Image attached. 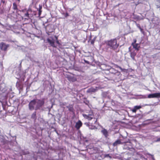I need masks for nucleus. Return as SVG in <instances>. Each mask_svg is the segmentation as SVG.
I'll use <instances>...</instances> for the list:
<instances>
[{"label":"nucleus","mask_w":160,"mask_h":160,"mask_svg":"<svg viewBox=\"0 0 160 160\" xmlns=\"http://www.w3.org/2000/svg\"><path fill=\"white\" fill-rule=\"evenodd\" d=\"M42 12V11L41 10H38V15L39 16H40Z\"/></svg>","instance_id":"obj_24"},{"label":"nucleus","mask_w":160,"mask_h":160,"mask_svg":"<svg viewBox=\"0 0 160 160\" xmlns=\"http://www.w3.org/2000/svg\"><path fill=\"white\" fill-rule=\"evenodd\" d=\"M148 98H160V92L149 94L148 95Z\"/></svg>","instance_id":"obj_5"},{"label":"nucleus","mask_w":160,"mask_h":160,"mask_svg":"<svg viewBox=\"0 0 160 160\" xmlns=\"http://www.w3.org/2000/svg\"><path fill=\"white\" fill-rule=\"evenodd\" d=\"M13 9L15 10L17 9V5L16 3H13Z\"/></svg>","instance_id":"obj_17"},{"label":"nucleus","mask_w":160,"mask_h":160,"mask_svg":"<svg viewBox=\"0 0 160 160\" xmlns=\"http://www.w3.org/2000/svg\"><path fill=\"white\" fill-rule=\"evenodd\" d=\"M109 72L112 73L114 74H117L118 75L120 73V72H119L117 70H115L113 68H111L110 69Z\"/></svg>","instance_id":"obj_8"},{"label":"nucleus","mask_w":160,"mask_h":160,"mask_svg":"<svg viewBox=\"0 0 160 160\" xmlns=\"http://www.w3.org/2000/svg\"><path fill=\"white\" fill-rule=\"evenodd\" d=\"M101 132L106 138H107L108 137V132L106 129L104 128L102 129L101 131Z\"/></svg>","instance_id":"obj_11"},{"label":"nucleus","mask_w":160,"mask_h":160,"mask_svg":"<svg viewBox=\"0 0 160 160\" xmlns=\"http://www.w3.org/2000/svg\"><path fill=\"white\" fill-rule=\"evenodd\" d=\"M9 44H6L4 42H2L0 44V48L2 50L6 51L9 47Z\"/></svg>","instance_id":"obj_6"},{"label":"nucleus","mask_w":160,"mask_h":160,"mask_svg":"<svg viewBox=\"0 0 160 160\" xmlns=\"http://www.w3.org/2000/svg\"><path fill=\"white\" fill-rule=\"evenodd\" d=\"M54 37L55 38L56 40H57L56 42L58 44H59V41L58 40V38H57V36H55Z\"/></svg>","instance_id":"obj_23"},{"label":"nucleus","mask_w":160,"mask_h":160,"mask_svg":"<svg viewBox=\"0 0 160 160\" xmlns=\"http://www.w3.org/2000/svg\"><path fill=\"white\" fill-rule=\"evenodd\" d=\"M139 29L141 30V31H142V29H141V28H140V27H139Z\"/></svg>","instance_id":"obj_33"},{"label":"nucleus","mask_w":160,"mask_h":160,"mask_svg":"<svg viewBox=\"0 0 160 160\" xmlns=\"http://www.w3.org/2000/svg\"><path fill=\"white\" fill-rule=\"evenodd\" d=\"M18 1L19 2H20V0H18Z\"/></svg>","instance_id":"obj_35"},{"label":"nucleus","mask_w":160,"mask_h":160,"mask_svg":"<svg viewBox=\"0 0 160 160\" xmlns=\"http://www.w3.org/2000/svg\"><path fill=\"white\" fill-rule=\"evenodd\" d=\"M96 38L95 37L91 41V43L92 44H93L94 42L96 40Z\"/></svg>","instance_id":"obj_20"},{"label":"nucleus","mask_w":160,"mask_h":160,"mask_svg":"<svg viewBox=\"0 0 160 160\" xmlns=\"http://www.w3.org/2000/svg\"><path fill=\"white\" fill-rule=\"evenodd\" d=\"M82 123L80 120L78 121L76 123L75 125V127L77 129H78L80 128V127L82 126Z\"/></svg>","instance_id":"obj_10"},{"label":"nucleus","mask_w":160,"mask_h":160,"mask_svg":"<svg viewBox=\"0 0 160 160\" xmlns=\"http://www.w3.org/2000/svg\"><path fill=\"white\" fill-rule=\"evenodd\" d=\"M157 141H160V138H158L157 140Z\"/></svg>","instance_id":"obj_32"},{"label":"nucleus","mask_w":160,"mask_h":160,"mask_svg":"<svg viewBox=\"0 0 160 160\" xmlns=\"http://www.w3.org/2000/svg\"><path fill=\"white\" fill-rule=\"evenodd\" d=\"M127 149L130 151H132V150L134 149L133 148H130L129 147H127Z\"/></svg>","instance_id":"obj_21"},{"label":"nucleus","mask_w":160,"mask_h":160,"mask_svg":"<svg viewBox=\"0 0 160 160\" xmlns=\"http://www.w3.org/2000/svg\"><path fill=\"white\" fill-rule=\"evenodd\" d=\"M108 93L106 92H103L102 94V96L104 97H105V98H106L107 97H108Z\"/></svg>","instance_id":"obj_16"},{"label":"nucleus","mask_w":160,"mask_h":160,"mask_svg":"<svg viewBox=\"0 0 160 160\" xmlns=\"http://www.w3.org/2000/svg\"><path fill=\"white\" fill-rule=\"evenodd\" d=\"M130 48H129V51H130Z\"/></svg>","instance_id":"obj_34"},{"label":"nucleus","mask_w":160,"mask_h":160,"mask_svg":"<svg viewBox=\"0 0 160 160\" xmlns=\"http://www.w3.org/2000/svg\"><path fill=\"white\" fill-rule=\"evenodd\" d=\"M137 53L135 51L131 52L130 53V57L133 60H135V57Z\"/></svg>","instance_id":"obj_12"},{"label":"nucleus","mask_w":160,"mask_h":160,"mask_svg":"<svg viewBox=\"0 0 160 160\" xmlns=\"http://www.w3.org/2000/svg\"><path fill=\"white\" fill-rule=\"evenodd\" d=\"M142 108L141 106H135L133 108L132 110V111L133 112H136L137 110Z\"/></svg>","instance_id":"obj_14"},{"label":"nucleus","mask_w":160,"mask_h":160,"mask_svg":"<svg viewBox=\"0 0 160 160\" xmlns=\"http://www.w3.org/2000/svg\"><path fill=\"white\" fill-rule=\"evenodd\" d=\"M25 16L26 17H27V18H28L29 17V13L27 12L25 14Z\"/></svg>","instance_id":"obj_22"},{"label":"nucleus","mask_w":160,"mask_h":160,"mask_svg":"<svg viewBox=\"0 0 160 160\" xmlns=\"http://www.w3.org/2000/svg\"><path fill=\"white\" fill-rule=\"evenodd\" d=\"M147 97L145 95L142 96V97L141 98H146Z\"/></svg>","instance_id":"obj_27"},{"label":"nucleus","mask_w":160,"mask_h":160,"mask_svg":"<svg viewBox=\"0 0 160 160\" xmlns=\"http://www.w3.org/2000/svg\"><path fill=\"white\" fill-rule=\"evenodd\" d=\"M69 16V15H68V13H67L66 14L65 16H66V17H67V16Z\"/></svg>","instance_id":"obj_29"},{"label":"nucleus","mask_w":160,"mask_h":160,"mask_svg":"<svg viewBox=\"0 0 160 160\" xmlns=\"http://www.w3.org/2000/svg\"><path fill=\"white\" fill-rule=\"evenodd\" d=\"M44 102L43 99H33L31 101L29 104V109L31 110L39 109L43 106Z\"/></svg>","instance_id":"obj_1"},{"label":"nucleus","mask_w":160,"mask_h":160,"mask_svg":"<svg viewBox=\"0 0 160 160\" xmlns=\"http://www.w3.org/2000/svg\"><path fill=\"white\" fill-rule=\"evenodd\" d=\"M85 103H86V104H88V101H86V102H85Z\"/></svg>","instance_id":"obj_30"},{"label":"nucleus","mask_w":160,"mask_h":160,"mask_svg":"<svg viewBox=\"0 0 160 160\" xmlns=\"http://www.w3.org/2000/svg\"><path fill=\"white\" fill-rule=\"evenodd\" d=\"M88 125V124L87 123V125Z\"/></svg>","instance_id":"obj_37"},{"label":"nucleus","mask_w":160,"mask_h":160,"mask_svg":"<svg viewBox=\"0 0 160 160\" xmlns=\"http://www.w3.org/2000/svg\"><path fill=\"white\" fill-rule=\"evenodd\" d=\"M117 67L119 68H120V69H122V68H121V67H120L119 66H117Z\"/></svg>","instance_id":"obj_31"},{"label":"nucleus","mask_w":160,"mask_h":160,"mask_svg":"<svg viewBox=\"0 0 160 160\" xmlns=\"http://www.w3.org/2000/svg\"><path fill=\"white\" fill-rule=\"evenodd\" d=\"M42 9V6L41 5H39V6L38 10H41Z\"/></svg>","instance_id":"obj_26"},{"label":"nucleus","mask_w":160,"mask_h":160,"mask_svg":"<svg viewBox=\"0 0 160 160\" xmlns=\"http://www.w3.org/2000/svg\"><path fill=\"white\" fill-rule=\"evenodd\" d=\"M97 91V88H89L87 91L88 93H92V92H94Z\"/></svg>","instance_id":"obj_9"},{"label":"nucleus","mask_w":160,"mask_h":160,"mask_svg":"<svg viewBox=\"0 0 160 160\" xmlns=\"http://www.w3.org/2000/svg\"><path fill=\"white\" fill-rule=\"evenodd\" d=\"M148 154L149 155H151L152 157V159L153 160H155V159H154V158L153 157V155H152L150 154H149V153H148Z\"/></svg>","instance_id":"obj_25"},{"label":"nucleus","mask_w":160,"mask_h":160,"mask_svg":"<svg viewBox=\"0 0 160 160\" xmlns=\"http://www.w3.org/2000/svg\"><path fill=\"white\" fill-rule=\"evenodd\" d=\"M105 43L106 46L108 47L107 48V50L109 48L113 50L116 49L119 46V44L117 43L116 39H112L110 40L106 41L105 42Z\"/></svg>","instance_id":"obj_2"},{"label":"nucleus","mask_w":160,"mask_h":160,"mask_svg":"<svg viewBox=\"0 0 160 160\" xmlns=\"http://www.w3.org/2000/svg\"><path fill=\"white\" fill-rule=\"evenodd\" d=\"M67 108L68 109V110L70 111H72L73 110V108L70 105L67 106Z\"/></svg>","instance_id":"obj_19"},{"label":"nucleus","mask_w":160,"mask_h":160,"mask_svg":"<svg viewBox=\"0 0 160 160\" xmlns=\"http://www.w3.org/2000/svg\"><path fill=\"white\" fill-rule=\"evenodd\" d=\"M104 158L108 157L110 159H111L112 158V156H110L109 154H106L104 155Z\"/></svg>","instance_id":"obj_18"},{"label":"nucleus","mask_w":160,"mask_h":160,"mask_svg":"<svg viewBox=\"0 0 160 160\" xmlns=\"http://www.w3.org/2000/svg\"><path fill=\"white\" fill-rule=\"evenodd\" d=\"M122 143L121 142V140L119 139L117 140L113 144V146H117L118 145L122 144Z\"/></svg>","instance_id":"obj_13"},{"label":"nucleus","mask_w":160,"mask_h":160,"mask_svg":"<svg viewBox=\"0 0 160 160\" xmlns=\"http://www.w3.org/2000/svg\"><path fill=\"white\" fill-rule=\"evenodd\" d=\"M84 62L87 63H88V64H89V62L88 61H86V60L84 59Z\"/></svg>","instance_id":"obj_28"},{"label":"nucleus","mask_w":160,"mask_h":160,"mask_svg":"<svg viewBox=\"0 0 160 160\" xmlns=\"http://www.w3.org/2000/svg\"><path fill=\"white\" fill-rule=\"evenodd\" d=\"M97 120L95 121V122H97Z\"/></svg>","instance_id":"obj_36"},{"label":"nucleus","mask_w":160,"mask_h":160,"mask_svg":"<svg viewBox=\"0 0 160 160\" xmlns=\"http://www.w3.org/2000/svg\"><path fill=\"white\" fill-rule=\"evenodd\" d=\"M83 116L85 119H87L89 120H90L94 117V115L92 112H91L90 114H83Z\"/></svg>","instance_id":"obj_4"},{"label":"nucleus","mask_w":160,"mask_h":160,"mask_svg":"<svg viewBox=\"0 0 160 160\" xmlns=\"http://www.w3.org/2000/svg\"><path fill=\"white\" fill-rule=\"evenodd\" d=\"M36 112H34L32 115L31 118L34 119V120H35L37 118V117L36 116Z\"/></svg>","instance_id":"obj_15"},{"label":"nucleus","mask_w":160,"mask_h":160,"mask_svg":"<svg viewBox=\"0 0 160 160\" xmlns=\"http://www.w3.org/2000/svg\"><path fill=\"white\" fill-rule=\"evenodd\" d=\"M47 40L50 45L53 47H56V46L55 44V40L52 37H50L49 38H48Z\"/></svg>","instance_id":"obj_3"},{"label":"nucleus","mask_w":160,"mask_h":160,"mask_svg":"<svg viewBox=\"0 0 160 160\" xmlns=\"http://www.w3.org/2000/svg\"><path fill=\"white\" fill-rule=\"evenodd\" d=\"M136 42L137 40L136 39H134L133 42H132V45L133 46V48H135L137 51H138L139 50V48L140 47V46L138 44L136 43Z\"/></svg>","instance_id":"obj_7"}]
</instances>
